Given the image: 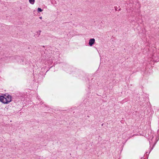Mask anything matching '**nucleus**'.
<instances>
[{"instance_id":"nucleus-3","label":"nucleus","mask_w":159,"mask_h":159,"mask_svg":"<svg viewBox=\"0 0 159 159\" xmlns=\"http://www.w3.org/2000/svg\"><path fill=\"white\" fill-rule=\"evenodd\" d=\"M29 2L30 4L33 5L34 3L35 0H29Z\"/></svg>"},{"instance_id":"nucleus-6","label":"nucleus","mask_w":159,"mask_h":159,"mask_svg":"<svg viewBox=\"0 0 159 159\" xmlns=\"http://www.w3.org/2000/svg\"><path fill=\"white\" fill-rule=\"evenodd\" d=\"M153 137H152V138L151 139H153Z\"/></svg>"},{"instance_id":"nucleus-5","label":"nucleus","mask_w":159,"mask_h":159,"mask_svg":"<svg viewBox=\"0 0 159 159\" xmlns=\"http://www.w3.org/2000/svg\"><path fill=\"white\" fill-rule=\"evenodd\" d=\"M39 18H40V19H42V17H39Z\"/></svg>"},{"instance_id":"nucleus-4","label":"nucleus","mask_w":159,"mask_h":159,"mask_svg":"<svg viewBox=\"0 0 159 159\" xmlns=\"http://www.w3.org/2000/svg\"><path fill=\"white\" fill-rule=\"evenodd\" d=\"M43 11V10L40 8H38V12H41Z\"/></svg>"},{"instance_id":"nucleus-1","label":"nucleus","mask_w":159,"mask_h":159,"mask_svg":"<svg viewBox=\"0 0 159 159\" xmlns=\"http://www.w3.org/2000/svg\"><path fill=\"white\" fill-rule=\"evenodd\" d=\"M6 97L2 96H0V101L4 104H8L12 101V97L11 96L8 95L5 96Z\"/></svg>"},{"instance_id":"nucleus-2","label":"nucleus","mask_w":159,"mask_h":159,"mask_svg":"<svg viewBox=\"0 0 159 159\" xmlns=\"http://www.w3.org/2000/svg\"><path fill=\"white\" fill-rule=\"evenodd\" d=\"M95 42V39L93 38L89 40V45L91 46Z\"/></svg>"}]
</instances>
